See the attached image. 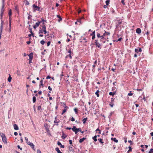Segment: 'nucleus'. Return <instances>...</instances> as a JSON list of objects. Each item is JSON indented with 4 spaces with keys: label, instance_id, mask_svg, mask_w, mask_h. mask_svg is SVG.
I'll return each mask as SVG.
<instances>
[{
    "label": "nucleus",
    "instance_id": "obj_32",
    "mask_svg": "<svg viewBox=\"0 0 153 153\" xmlns=\"http://www.w3.org/2000/svg\"><path fill=\"white\" fill-rule=\"evenodd\" d=\"M98 140L99 141V142L101 143H103V142L102 140V139H98Z\"/></svg>",
    "mask_w": 153,
    "mask_h": 153
},
{
    "label": "nucleus",
    "instance_id": "obj_12",
    "mask_svg": "<svg viewBox=\"0 0 153 153\" xmlns=\"http://www.w3.org/2000/svg\"><path fill=\"white\" fill-rule=\"evenodd\" d=\"M11 21L10 19L9 21V32H10L11 31Z\"/></svg>",
    "mask_w": 153,
    "mask_h": 153
},
{
    "label": "nucleus",
    "instance_id": "obj_60",
    "mask_svg": "<svg viewBox=\"0 0 153 153\" xmlns=\"http://www.w3.org/2000/svg\"><path fill=\"white\" fill-rule=\"evenodd\" d=\"M17 147H18V148L19 149H20L21 150H22V148H20V146H19V145H18V146H17Z\"/></svg>",
    "mask_w": 153,
    "mask_h": 153
},
{
    "label": "nucleus",
    "instance_id": "obj_13",
    "mask_svg": "<svg viewBox=\"0 0 153 153\" xmlns=\"http://www.w3.org/2000/svg\"><path fill=\"white\" fill-rule=\"evenodd\" d=\"M135 51L136 52L138 53V52H141L142 49L141 48H140L139 49H135Z\"/></svg>",
    "mask_w": 153,
    "mask_h": 153
},
{
    "label": "nucleus",
    "instance_id": "obj_41",
    "mask_svg": "<svg viewBox=\"0 0 153 153\" xmlns=\"http://www.w3.org/2000/svg\"><path fill=\"white\" fill-rule=\"evenodd\" d=\"M68 56H69L70 58V59H71L72 58V57L70 54H69V55H67L66 56V57H67Z\"/></svg>",
    "mask_w": 153,
    "mask_h": 153
},
{
    "label": "nucleus",
    "instance_id": "obj_28",
    "mask_svg": "<svg viewBox=\"0 0 153 153\" xmlns=\"http://www.w3.org/2000/svg\"><path fill=\"white\" fill-rule=\"evenodd\" d=\"M29 57L30 58V59L32 60V57H33L32 55V54L31 55V54H30L29 55Z\"/></svg>",
    "mask_w": 153,
    "mask_h": 153
},
{
    "label": "nucleus",
    "instance_id": "obj_17",
    "mask_svg": "<svg viewBox=\"0 0 153 153\" xmlns=\"http://www.w3.org/2000/svg\"><path fill=\"white\" fill-rule=\"evenodd\" d=\"M59 122V120H57L56 119V117H55V120L54 121V123H58Z\"/></svg>",
    "mask_w": 153,
    "mask_h": 153
},
{
    "label": "nucleus",
    "instance_id": "obj_63",
    "mask_svg": "<svg viewBox=\"0 0 153 153\" xmlns=\"http://www.w3.org/2000/svg\"><path fill=\"white\" fill-rule=\"evenodd\" d=\"M30 41H28L27 42V44H29L30 43Z\"/></svg>",
    "mask_w": 153,
    "mask_h": 153
},
{
    "label": "nucleus",
    "instance_id": "obj_34",
    "mask_svg": "<svg viewBox=\"0 0 153 153\" xmlns=\"http://www.w3.org/2000/svg\"><path fill=\"white\" fill-rule=\"evenodd\" d=\"M128 148L129 149V150H128V152H129L131 151L132 148L130 146H129Z\"/></svg>",
    "mask_w": 153,
    "mask_h": 153
},
{
    "label": "nucleus",
    "instance_id": "obj_19",
    "mask_svg": "<svg viewBox=\"0 0 153 153\" xmlns=\"http://www.w3.org/2000/svg\"><path fill=\"white\" fill-rule=\"evenodd\" d=\"M97 136L95 135L94 137H93V139L94 140V141L96 142L97 140Z\"/></svg>",
    "mask_w": 153,
    "mask_h": 153
},
{
    "label": "nucleus",
    "instance_id": "obj_22",
    "mask_svg": "<svg viewBox=\"0 0 153 153\" xmlns=\"http://www.w3.org/2000/svg\"><path fill=\"white\" fill-rule=\"evenodd\" d=\"M12 79V78L10 76V75L9 77L8 78L7 80L9 82H11V80Z\"/></svg>",
    "mask_w": 153,
    "mask_h": 153
},
{
    "label": "nucleus",
    "instance_id": "obj_25",
    "mask_svg": "<svg viewBox=\"0 0 153 153\" xmlns=\"http://www.w3.org/2000/svg\"><path fill=\"white\" fill-rule=\"evenodd\" d=\"M110 1V0H107L105 1V3L106 5H108L109 3V2Z\"/></svg>",
    "mask_w": 153,
    "mask_h": 153
},
{
    "label": "nucleus",
    "instance_id": "obj_49",
    "mask_svg": "<svg viewBox=\"0 0 153 153\" xmlns=\"http://www.w3.org/2000/svg\"><path fill=\"white\" fill-rule=\"evenodd\" d=\"M37 153H41V152L40 150L38 149L37 150Z\"/></svg>",
    "mask_w": 153,
    "mask_h": 153
},
{
    "label": "nucleus",
    "instance_id": "obj_52",
    "mask_svg": "<svg viewBox=\"0 0 153 153\" xmlns=\"http://www.w3.org/2000/svg\"><path fill=\"white\" fill-rule=\"evenodd\" d=\"M71 49H70L68 50V53H69V54H71Z\"/></svg>",
    "mask_w": 153,
    "mask_h": 153
},
{
    "label": "nucleus",
    "instance_id": "obj_10",
    "mask_svg": "<svg viewBox=\"0 0 153 153\" xmlns=\"http://www.w3.org/2000/svg\"><path fill=\"white\" fill-rule=\"evenodd\" d=\"M13 127L15 130H18L19 129V127L16 124H14L13 125Z\"/></svg>",
    "mask_w": 153,
    "mask_h": 153
},
{
    "label": "nucleus",
    "instance_id": "obj_30",
    "mask_svg": "<svg viewBox=\"0 0 153 153\" xmlns=\"http://www.w3.org/2000/svg\"><path fill=\"white\" fill-rule=\"evenodd\" d=\"M43 32V30H42V29H40L39 30V34H40L41 33H42Z\"/></svg>",
    "mask_w": 153,
    "mask_h": 153
},
{
    "label": "nucleus",
    "instance_id": "obj_26",
    "mask_svg": "<svg viewBox=\"0 0 153 153\" xmlns=\"http://www.w3.org/2000/svg\"><path fill=\"white\" fill-rule=\"evenodd\" d=\"M115 94V92H110L109 93V94L110 95L114 96Z\"/></svg>",
    "mask_w": 153,
    "mask_h": 153
},
{
    "label": "nucleus",
    "instance_id": "obj_20",
    "mask_svg": "<svg viewBox=\"0 0 153 153\" xmlns=\"http://www.w3.org/2000/svg\"><path fill=\"white\" fill-rule=\"evenodd\" d=\"M12 15V10H10L9 12V16L10 19V16Z\"/></svg>",
    "mask_w": 153,
    "mask_h": 153
},
{
    "label": "nucleus",
    "instance_id": "obj_4",
    "mask_svg": "<svg viewBox=\"0 0 153 153\" xmlns=\"http://www.w3.org/2000/svg\"><path fill=\"white\" fill-rule=\"evenodd\" d=\"M95 44L96 46L97 47H98V48H101V44L100 43H99L97 40H95Z\"/></svg>",
    "mask_w": 153,
    "mask_h": 153
},
{
    "label": "nucleus",
    "instance_id": "obj_24",
    "mask_svg": "<svg viewBox=\"0 0 153 153\" xmlns=\"http://www.w3.org/2000/svg\"><path fill=\"white\" fill-rule=\"evenodd\" d=\"M36 98L35 97H33V102H35L36 101Z\"/></svg>",
    "mask_w": 153,
    "mask_h": 153
},
{
    "label": "nucleus",
    "instance_id": "obj_37",
    "mask_svg": "<svg viewBox=\"0 0 153 153\" xmlns=\"http://www.w3.org/2000/svg\"><path fill=\"white\" fill-rule=\"evenodd\" d=\"M29 30L30 31V32L32 34V35H33V33L32 32V29L31 28H30L29 29Z\"/></svg>",
    "mask_w": 153,
    "mask_h": 153
},
{
    "label": "nucleus",
    "instance_id": "obj_48",
    "mask_svg": "<svg viewBox=\"0 0 153 153\" xmlns=\"http://www.w3.org/2000/svg\"><path fill=\"white\" fill-rule=\"evenodd\" d=\"M121 2H122V3L123 4V5H125V3H124V1L123 0H122Z\"/></svg>",
    "mask_w": 153,
    "mask_h": 153
},
{
    "label": "nucleus",
    "instance_id": "obj_51",
    "mask_svg": "<svg viewBox=\"0 0 153 153\" xmlns=\"http://www.w3.org/2000/svg\"><path fill=\"white\" fill-rule=\"evenodd\" d=\"M50 43H51V42L49 41L48 42V43H47V46H49L50 45Z\"/></svg>",
    "mask_w": 153,
    "mask_h": 153
},
{
    "label": "nucleus",
    "instance_id": "obj_3",
    "mask_svg": "<svg viewBox=\"0 0 153 153\" xmlns=\"http://www.w3.org/2000/svg\"><path fill=\"white\" fill-rule=\"evenodd\" d=\"M4 4L3 3L2 5V8L1 10V14L0 15V18L1 19H2V15L4 11V10L3 9L4 7Z\"/></svg>",
    "mask_w": 153,
    "mask_h": 153
},
{
    "label": "nucleus",
    "instance_id": "obj_33",
    "mask_svg": "<svg viewBox=\"0 0 153 153\" xmlns=\"http://www.w3.org/2000/svg\"><path fill=\"white\" fill-rule=\"evenodd\" d=\"M153 153V149H150V150L149 152V153Z\"/></svg>",
    "mask_w": 153,
    "mask_h": 153
},
{
    "label": "nucleus",
    "instance_id": "obj_7",
    "mask_svg": "<svg viewBox=\"0 0 153 153\" xmlns=\"http://www.w3.org/2000/svg\"><path fill=\"white\" fill-rule=\"evenodd\" d=\"M33 6L34 8V9L35 10H39L40 9V8L39 7H38L36 6L35 4H33Z\"/></svg>",
    "mask_w": 153,
    "mask_h": 153
},
{
    "label": "nucleus",
    "instance_id": "obj_38",
    "mask_svg": "<svg viewBox=\"0 0 153 153\" xmlns=\"http://www.w3.org/2000/svg\"><path fill=\"white\" fill-rule=\"evenodd\" d=\"M97 36L99 38L101 36H100V34L99 33H97Z\"/></svg>",
    "mask_w": 153,
    "mask_h": 153
},
{
    "label": "nucleus",
    "instance_id": "obj_14",
    "mask_svg": "<svg viewBox=\"0 0 153 153\" xmlns=\"http://www.w3.org/2000/svg\"><path fill=\"white\" fill-rule=\"evenodd\" d=\"M111 139L112 140H113L114 142L116 143H117L118 141V140L116 139L115 138H111Z\"/></svg>",
    "mask_w": 153,
    "mask_h": 153
},
{
    "label": "nucleus",
    "instance_id": "obj_57",
    "mask_svg": "<svg viewBox=\"0 0 153 153\" xmlns=\"http://www.w3.org/2000/svg\"><path fill=\"white\" fill-rule=\"evenodd\" d=\"M20 139H21V142L22 143L23 142V138L22 137H21Z\"/></svg>",
    "mask_w": 153,
    "mask_h": 153
},
{
    "label": "nucleus",
    "instance_id": "obj_58",
    "mask_svg": "<svg viewBox=\"0 0 153 153\" xmlns=\"http://www.w3.org/2000/svg\"><path fill=\"white\" fill-rule=\"evenodd\" d=\"M99 131V134H100L101 133L100 131L99 128H97L96 129V131Z\"/></svg>",
    "mask_w": 153,
    "mask_h": 153
},
{
    "label": "nucleus",
    "instance_id": "obj_23",
    "mask_svg": "<svg viewBox=\"0 0 153 153\" xmlns=\"http://www.w3.org/2000/svg\"><path fill=\"white\" fill-rule=\"evenodd\" d=\"M100 91L98 90H97V92L95 93V94L97 95V97H99V95L98 94V93Z\"/></svg>",
    "mask_w": 153,
    "mask_h": 153
},
{
    "label": "nucleus",
    "instance_id": "obj_36",
    "mask_svg": "<svg viewBox=\"0 0 153 153\" xmlns=\"http://www.w3.org/2000/svg\"><path fill=\"white\" fill-rule=\"evenodd\" d=\"M131 91H130V93H128V96H132V95L133 94L131 93Z\"/></svg>",
    "mask_w": 153,
    "mask_h": 153
},
{
    "label": "nucleus",
    "instance_id": "obj_56",
    "mask_svg": "<svg viewBox=\"0 0 153 153\" xmlns=\"http://www.w3.org/2000/svg\"><path fill=\"white\" fill-rule=\"evenodd\" d=\"M105 33H106V34L107 35H109L110 34V33L108 32H105Z\"/></svg>",
    "mask_w": 153,
    "mask_h": 153
},
{
    "label": "nucleus",
    "instance_id": "obj_40",
    "mask_svg": "<svg viewBox=\"0 0 153 153\" xmlns=\"http://www.w3.org/2000/svg\"><path fill=\"white\" fill-rule=\"evenodd\" d=\"M40 83H41V84H40V85H42V86H43V80H41L40 81Z\"/></svg>",
    "mask_w": 153,
    "mask_h": 153
},
{
    "label": "nucleus",
    "instance_id": "obj_47",
    "mask_svg": "<svg viewBox=\"0 0 153 153\" xmlns=\"http://www.w3.org/2000/svg\"><path fill=\"white\" fill-rule=\"evenodd\" d=\"M48 88L49 89V90L50 91L52 90V88H51V87L50 86H49L48 87Z\"/></svg>",
    "mask_w": 153,
    "mask_h": 153
},
{
    "label": "nucleus",
    "instance_id": "obj_54",
    "mask_svg": "<svg viewBox=\"0 0 153 153\" xmlns=\"http://www.w3.org/2000/svg\"><path fill=\"white\" fill-rule=\"evenodd\" d=\"M91 35H95V31H93L92 33V34H91Z\"/></svg>",
    "mask_w": 153,
    "mask_h": 153
},
{
    "label": "nucleus",
    "instance_id": "obj_53",
    "mask_svg": "<svg viewBox=\"0 0 153 153\" xmlns=\"http://www.w3.org/2000/svg\"><path fill=\"white\" fill-rule=\"evenodd\" d=\"M69 143L70 144H72V141L71 140H69Z\"/></svg>",
    "mask_w": 153,
    "mask_h": 153
},
{
    "label": "nucleus",
    "instance_id": "obj_5",
    "mask_svg": "<svg viewBox=\"0 0 153 153\" xmlns=\"http://www.w3.org/2000/svg\"><path fill=\"white\" fill-rule=\"evenodd\" d=\"M33 149H34V145L32 143L30 142L29 141H28L26 142Z\"/></svg>",
    "mask_w": 153,
    "mask_h": 153
},
{
    "label": "nucleus",
    "instance_id": "obj_1",
    "mask_svg": "<svg viewBox=\"0 0 153 153\" xmlns=\"http://www.w3.org/2000/svg\"><path fill=\"white\" fill-rule=\"evenodd\" d=\"M1 136L2 137L3 142L5 144H7V141L6 138L4 134L2 133L1 134Z\"/></svg>",
    "mask_w": 153,
    "mask_h": 153
},
{
    "label": "nucleus",
    "instance_id": "obj_55",
    "mask_svg": "<svg viewBox=\"0 0 153 153\" xmlns=\"http://www.w3.org/2000/svg\"><path fill=\"white\" fill-rule=\"evenodd\" d=\"M18 133L17 132H15L14 133V134L15 135V136H16L17 135H18Z\"/></svg>",
    "mask_w": 153,
    "mask_h": 153
},
{
    "label": "nucleus",
    "instance_id": "obj_8",
    "mask_svg": "<svg viewBox=\"0 0 153 153\" xmlns=\"http://www.w3.org/2000/svg\"><path fill=\"white\" fill-rule=\"evenodd\" d=\"M3 22H2L1 23V26L0 27V34H1L2 30H3Z\"/></svg>",
    "mask_w": 153,
    "mask_h": 153
},
{
    "label": "nucleus",
    "instance_id": "obj_35",
    "mask_svg": "<svg viewBox=\"0 0 153 153\" xmlns=\"http://www.w3.org/2000/svg\"><path fill=\"white\" fill-rule=\"evenodd\" d=\"M86 119H87L86 118H85L84 119H83V123H85Z\"/></svg>",
    "mask_w": 153,
    "mask_h": 153
},
{
    "label": "nucleus",
    "instance_id": "obj_27",
    "mask_svg": "<svg viewBox=\"0 0 153 153\" xmlns=\"http://www.w3.org/2000/svg\"><path fill=\"white\" fill-rule=\"evenodd\" d=\"M66 110H67V109H66V108L65 107V108H64V110H63L62 114H63L64 113L66 112Z\"/></svg>",
    "mask_w": 153,
    "mask_h": 153
},
{
    "label": "nucleus",
    "instance_id": "obj_62",
    "mask_svg": "<svg viewBox=\"0 0 153 153\" xmlns=\"http://www.w3.org/2000/svg\"><path fill=\"white\" fill-rule=\"evenodd\" d=\"M77 22H79L80 23H81V19H79V20H78V21H77Z\"/></svg>",
    "mask_w": 153,
    "mask_h": 153
},
{
    "label": "nucleus",
    "instance_id": "obj_21",
    "mask_svg": "<svg viewBox=\"0 0 153 153\" xmlns=\"http://www.w3.org/2000/svg\"><path fill=\"white\" fill-rule=\"evenodd\" d=\"M41 22H38L36 23L35 25L36 26V27H38L40 23H41Z\"/></svg>",
    "mask_w": 153,
    "mask_h": 153
},
{
    "label": "nucleus",
    "instance_id": "obj_2",
    "mask_svg": "<svg viewBox=\"0 0 153 153\" xmlns=\"http://www.w3.org/2000/svg\"><path fill=\"white\" fill-rule=\"evenodd\" d=\"M71 129L73 131L75 132V134H76L80 130V128H76L75 126H74Z\"/></svg>",
    "mask_w": 153,
    "mask_h": 153
},
{
    "label": "nucleus",
    "instance_id": "obj_59",
    "mask_svg": "<svg viewBox=\"0 0 153 153\" xmlns=\"http://www.w3.org/2000/svg\"><path fill=\"white\" fill-rule=\"evenodd\" d=\"M43 32H44L45 34H46V33H47L46 29L45 30H43Z\"/></svg>",
    "mask_w": 153,
    "mask_h": 153
},
{
    "label": "nucleus",
    "instance_id": "obj_31",
    "mask_svg": "<svg viewBox=\"0 0 153 153\" xmlns=\"http://www.w3.org/2000/svg\"><path fill=\"white\" fill-rule=\"evenodd\" d=\"M45 41L43 40H42L41 42H40V43L41 44H42V45H43L45 43Z\"/></svg>",
    "mask_w": 153,
    "mask_h": 153
},
{
    "label": "nucleus",
    "instance_id": "obj_42",
    "mask_svg": "<svg viewBox=\"0 0 153 153\" xmlns=\"http://www.w3.org/2000/svg\"><path fill=\"white\" fill-rule=\"evenodd\" d=\"M109 105L111 107H112L113 106V103H111Z\"/></svg>",
    "mask_w": 153,
    "mask_h": 153
},
{
    "label": "nucleus",
    "instance_id": "obj_6",
    "mask_svg": "<svg viewBox=\"0 0 153 153\" xmlns=\"http://www.w3.org/2000/svg\"><path fill=\"white\" fill-rule=\"evenodd\" d=\"M33 149H34V145L32 143L30 142L29 141H28L26 142Z\"/></svg>",
    "mask_w": 153,
    "mask_h": 153
},
{
    "label": "nucleus",
    "instance_id": "obj_46",
    "mask_svg": "<svg viewBox=\"0 0 153 153\" xmlns=\"http://www.w3.org/2000/svg\"><path fill=\"white\" fill-rule=\"evenodd\" d=\"M95 37V35H93L92 37V39H94Z\"/></svg>",
    "mask_w": 153,
    "mask_h": 153
},
{
    "label": "nucleus",
    "instance_id": "obj_29",
    "mask_svg": "<svg viewBox=\"0 0 153 153\" xmlns=\"http://www.w3.org/2000/svg\"><path fill=\"white\" fill-rule=\"evenodd\" d=\"M46 29V28L45 25H43L42 27V30H44Z\"/></svg>",
    "mask_w": 153,
    "mask_h": 153
},
{
    "label": "nucleus",
    "instance_id": "obj_11",
    "mask_svg": "<svg viewBox=\"0 0 153 153\" xmlns=\"http://www.w3.org/2000/svg\"><path fill=\"white\" fill-rule=\"evenodd\" d=\"M136 32L138 33H141V30L140 28H138L136 30Z\"/></svg>",
    "mask_w": 153,
    "mask_h": 153
},
{
    "label": "nucleus",
    "instance_id": "obj_39",
    "mask_svg": "<svg viewBox=\"0 0 153 153\" xmlns=\"http://www.w3.org/2000/svg\"><path fill=\"white\" fill-rule=\"evenodd\" d=\"M25 138L26 143L28 141V139L27 138L25 137Z\"/></svg>",
    "mask_w": 153,
    "mask_h": 153
},
{
    "label": "nucleus",
    "instance_id": "obj_15",
    "mask_svg": "<svg viewBox=\"0 0 153 153\" xmlns=\"http://www.w3.org/2000/svg\"><path fill=\"white\" fill-rule=\"evenodd\" d=\"M55 150L58 153H62V152H60L58 148H56Z\"/></svg>",
    "mask_w": 153,
    "mask_h": 153
},
{
    "label": "nucleus",
    "instance_id": "obj_18",
    "mask_svg": "<svg viewBox=\"0 0 153 153\" xmlns=\"http://www.w3.org/2000/svg\"><path fill=\"white\" fill-rule=\"evenodd\" d=\"M85 139V138L84 137H83L82 138H81V139H79V142L80 143H82V142H83L84 140Z\"/></svg>",
    "mask_w": 153,
    "mask_h": 153
},
{
    "label": "nucleus",
    "instance_id": "obj_16",
    "mask_svg": "<svg viewBox=\"0 0 153 153\" xmlns=\"http://www.w3.org/2000/svg\"><path fill=\"white\" fill-rule=\"evenodd\" d=\"M57 16L59 18V19L58 20V22H60V21L62 20V18L59 15H57Z\"/></svg>",
    "mask_w": 153,
    "mask_h": 153
},
{
    "label": "nucleus",
    "instance_id": "obj_45",
    "mask_svg": "<svg viewBox=\"0 0 153 153\" xmlns=\"http://www.w3.org/2000/svg\"><path fill=\"white\" fill-rule=\"evenodd\" d=\"M57 144H58V145L59 146H61V145H62L61 144V143L60 142H59V141H58V142Z\"/></svg>",
    "mask_w": 153,
    "mask_h": 153
},
{
    "label": "nucleus",
    "instance_id": "obj_44",
    "mask_svg": "<svg viewBox=\"0 0 153 153\" xmlns=\"http://www.w3.org/2000/svg\"><path fill=\"white\" fill-rule=\"evenodd\" d=\"M41 109V107L40 106H39L38 107V110H40Z\"/></svg>",
    "mask_w": 153,
    "mask_h": 153
},
{
    "label": "nucleus",
    "instance_id": "obj_43",
    "mask_svg": "<svg viewBox=\"0 0 153 153\" xmlns=\"http://www.w3.org/2000/svg\"><path fill=\"white\" fill-rule=\"evenodd\" d=\"M25 4H27V5H29V3L28 1H26V2H25Z\"/></svg>",
    "mask_w": 153,
    "mask_h": 153
},
{
    "label": "nucleus",
    "instance_id": "obj_9",
    "mask_svg": "<svg viewBox=\"0 0 153 153\" xmlns=\"http://www.w3.org/2000/svg\"><path fill=\"white\" fill-rule=\"evenodd\" d=\"M45 127L47 131H49V128L48 127V125L47 123H45Z\"/></svg>",
    "mask_w": 153,
    "mask_h": 153
},
{
    "label": "nucleus",
    "instance_id": "obj_64",
    "mask_svg": "<svg viewBox=\"0 0 153 153\" xmlns=\"http://www.w3.org/2000/svg\"><path fill=\"white\" fill-rule=\"evenodd\" d=\"M50 78H51V77H50V76H47V77H46V79H50Z\"/></svg>",
    "mask_w": 153,
    "mask_h": 153
},
{
    "label": "nucleus",
    "instance_id": "obj_61",
    "mask_svg": "<svg viewBox=\"0 0 153 153\" xmlns=\"http://www.w3.org/2000/svg\"><path fill=\"white\" fill-rule=\"evenodd\" d=\"M104 35H102L101 36H100V37L101 38V39H102L103 38H104Z\"/></svg>",
    "mask_w": 153,
    "mask_h": 153
},
{
    "label": "nucleus",
    "instance_id": "obj_50",
    "mask_svg": "<svg viewBox=\"0 0 153 153\" xmlns=\"http://www.w3.org/2000/svg\"><path fill=\"white\" fill-rule=\"evenodd\" d=\"M71 121H75V119L74 118H73V117H72L71 119Z\"/></svg>",
    "mask_w": 153,
    "mask_h": 153
}]
</instances>
